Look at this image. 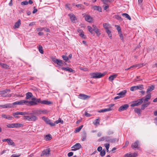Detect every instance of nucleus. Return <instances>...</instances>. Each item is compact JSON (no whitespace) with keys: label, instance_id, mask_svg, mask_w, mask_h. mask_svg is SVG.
<instances>
[{"label":"nucleus","instance_id":"6e6d98bb","mask_svg":"<svg viewBox=\"0 0 157 157\" xmlns=\"http://www.w3.org/2000/svg\"><path fill=\"white\" fill-rule=\"evenodd\" d=\"M32 112L35 114L36 115L40 114H39V113L40 112L39 111V110H35V111H33Z\"/></svg>","mask_w":157,"mask_h":157},{"label":"nucleus","instance_id":"0e129e2a","mask_svg":"<svg viewBox=\"0 0 157 157\" xmlns=\"http://www.w3.org/2000/svg\"><path fill=\"white\" fill-rule=\"evenodd\" d=\"M79 35L80 36H81L82 38H85V36L84 35V34H83V31L82 32V33H81L79 34Z\"/></svg>","mask_w":157,"mask_h":157},{"label":"nucleus","instance_id":"7c9ffc66","mask_svg":"<svg viewBox=\"0 0 157 157\" xmlns=\"http://www.w3.org/2000/svg\"><path fill=\"white\" fill-rule=\"evenodd\" d=\"M93 9L95 10H98L100 12H101V8L99 6H94L93 7Z\"/></svg>","mask_w":157,"mask_h":157},{"label":"nucleus","instance_id":"6ab92c4d","mask_svg":"<svg viewBox=\"0 0 157 157\" xmlns=\"http://www.w3.org/2000/svg\"><path fill=\"white\" fill-rule=\"evenodd\" d=\"M85 20L89 22H91L92 21V18L90 15H86L84 16Z\"/></svg>","mask_w":157,"mask_h":157},{"label":"nucleus","instance_id":"603ef678","mask_svg":"<svg viewBox=\"0 0 157 157\" xmlns=\"http://www.w3.org/2000/svg\"><path fill=\"white\" fill-rule=\"evenodd\" d=\"M28 4V2L25 1L22 2L21 3V4L22 5H26Z\"/></svg>","mask_w":157,"mask_h":157},{"label":"nucleus","instance_id":"ddd939ff","mask_svg":"<svg viewBox=\"0 0 157 157\" xmlns=\"http://www.w3.org/2000/svg\"><path fill=\"white\" fill-rule=\"evenodd\" d=\"M151 97V94H148L144 98H142L144 102L147 101L149 100L150 99Z\"/></svg>","mask_w":157,"mask_h":157},{"label":"nucleus","instance_id":"4be33fe9","mask_svg":"<svg viewBox=\"0 0 157 157\" xmlns=\"http://www.w3.org/2000/svg\"><path fill=\"white\" fill-rule=\"evenodd\" d=\"M112 110V108H108L103 109L100 110L98 111V112L99 113L104 112H107V111H111Z\"/></svg>","mask_w":157,"mask_h":157},{"label":"nucleus","instance_id":"1a4fd4ad","mask_svg":"<svg viewBox=\"0 0 157 157\" xmlns=\"http://www.w3.org/2000/svg\"><path fill=\"white\" fill-rule=\"evenodd\" d=\"M71 20L72 22L73 23H76V22L77 19L75 15L73 14H69Z\"/></svg>","mask_w":157,"mask_h":157},{"label":"nucleus","instance_id":"4c0bfd02","mask_svg":"<svg viewBox=\"0 0 157 157\" xmlns=\"http://www.w3.org/2000/svg\"><path fill=\"white\" fill-rule=\"evenodd\" d=\"M87 28L89 31L92 34H94V33L93 32V28L90 26H87Z\"/></svg>","mask_w":157,"mask_h":157},{"label":"nucleus","instance_id":"58836bf2","mask_svg":"<svg viewBox=\"0 0 157 157\" xmlns=\"http://www.w3.org/2000/svg\"><path fill=\"white\" fill-rule=\"evenodd\" d=\"M83 127V125H82L78 127L77 128H76L75 130V132H79L81 129Z\"/></svg>","mask_w":157,"mask_h":157},{"label":"nucleus","instance_id":"423d86ee","mask_svg":"<svg viewBox=\"0 0 157 157\" xmlns=\"http://www.w3.org/2000/svg\"><path fill=\"white\" fill-rule=\"evenodd\" d=\"M52 61L55 63L60 66H63V63L62 60L56 59L55 58L52 59Z\"/></svg>","mask_w":157,"mask_h":157},{"label":"nucleus","instance_id":"13d9d810","mask_svg":"<svg viewBox=\"0 0 157 157\" xmlns=\"http://www.w3.org/2000/svg\"><path fill=\"white\" fill-rule=\"evenodd\" d=\"M102 7L105 10H107L109 7V6L107 5V4H106V5H103Z\"/></svg>","mask_w":157,"mask_h":157},{"label":"nucleus","instance_id":"338daca9","mask_svg":"<svg viewBox=\"0 0 157 157\" xmlns=\"http://www.w3.org/2000/svg\"><path fill=\"white\" fill-rule=\"evenodd\" d=\"M44 28H38L36 29V30L37 31H42L44 29Z\"/></svg>","mask_w":157,"mask_h":157},{"label":"nucleus","instance_id":"f3484780","mask_svg":"<svg viewBox=\"0 0 157 157\" xmlns=\"http://www.w3.org/2000/svg\"><path fill=\"white\" fill-rule=\"evenodd\" d=\"M12 105L10 104H7L3 105H0V107L3 108H8L12 107Z\"/></svg>","mask_w":157,"mask_h":157},{"label":"nucleus","instance_id":"37998d69","mask_svg":"<svg viewBox=\"0 0 157 157\" xmlns=\"http://www.w3.org/2000/svg\"><path fill=\"white\" fill-rule=\"evenodd\" d=\"M105 154V150H103L100 152V155L101 156H104Z\"/></svg>","mask_w":157,"mask_h":157},{"label":"nucleus","instance_id":"5701e85b","mask_svg":"<svg viewBox=\"0 0 157 157\" xmlns=\"http://www.w3.org/2000/svg\"><path fill=\"white\" fill-rule=\"evenodd\" d=\"M135 89L136 90H141L144 89V86L143 85H140L138 86H135Z\"/></svg>","mask_w":157,"mask_h":157},{"label":"nucleus","instance_id":"20e7f679","mask_svg":"<svg viewBox=\"0 0 157 157\" xmlns=\"http://www.w3.org/2000/svg\"><path fill=\"white\" fill-rule=\"evenodd\" d=\"M22 124L19 123H13L10 124H7V126L9 128H13V127H21Z\"/></svg>","mask_w":157,"mask_h":157},{"label":"nucleus","instance_id":"5fc2aeb1","mask_svg":"<svg viewBox=\"0 0 157 157\" xmlns=\"http://www.w3.org/2000/svg\"><path fill=\"white\" fill-rule=\"evenodd\" d=\"M21 155L20 154H14L12 155L11 157H19Z\"/></svg>","mask_w":157,"mask_h":157},{"label":"nucleus","instance_id":"c9c22d12","mask_svg":"<svg viewBox=\"0 0 157 157\" xmlns=\"http://www.w3.org/2000/svg\"><path fill=\"white\" fill-rule=\"evenodd\" d=\"M122 16H125V18H127L129 20H130L131 19L130 17L128 14L127 13H123L122 14Z\"/></svg>","mask_w":157,"mask_h":157},{"label":"nucleus","instance_id":"a18cd8bd","mask_svg":"<svg viewBox=\"0 0 157 157\" xmlns=\"http://www.w3.org/2000/svg\"><path fill=\"white\" fill-rule=\"evenodd\" d=\"M93 124L94 125L97 126L99 124V122L98 121V119H96L93 122Z\"/></svg>","mask_w":157,"mask_h":157},{"label":"nucleus","instance_id":"b1692460","mask_svg":"<svg viewBox=\"0 0 157 157\" xmlns=\"http://www.w3.org/2000/svg\"><path fill=\"white\" fill-rule=\"evenodd\" d=\"M139 144L138 141H136L134 143L132 144V147L133 149L137 148Z\"/></svg>","mask_w":157,"mask_h":157},{"label":"nucleus","instance_id":"8fccbe9b","mask_svg":"<svg viewBox=\"0 0 157 157\" xmlns=\"http://www.w3.org/2000/svg\"><path fill=\"white\" fill-rule=\"evenodd\" d=\"M39 50L41 53L43 54V48L41 46H39Z\"/></svg>","mask_w":157,"mask_h":157},{"label":"nucleus","instance_id":"a211bd4d","mask_svg":"<svg viewBox=\"0 0 157 157\" xmlns=\"http://www.w3.org/2000/svg\"><path fill=\"white\" fill-rule=\"evenodd\" d=\"M1 116L3 118L9 120H12L13 118V117H12L10 116L9 115L2 114Z\"/></svg>","mask_w":157,"mask_h":157},{"label":"nucleus","instance_id":"c85d7f7f","mask_svg":"<svg viewBox=\"0 0 157 157\" xmlns=\"http://www.w3.org/2000/svg\"><path fill=\"white\" fill-rule=\"evenodd\" d=\"M0 65L2 68L5 69H8L9 67V66L8 65L2 63H0Z\"/></svg>","mask_w":157,"mask_h":157},{"label":"nucleus","instance_id":"cd10ccee","mask_svg":"<svg viewBox=\"0 0 157 157\" xmlns=\"http://www.w3.org/2000/svg\"><path fill=\"white\" fill-rule=\"evenodd\" d=\"M150 103L148 102L147 103L141 105V109L144 110L145 108L147 107L148 105H150Z\"/></svg>","mask_w":157,"mask_h":157},{"label":"nucleus","instance_id":"774afa93","mask_svg":"<svg viewBox=\"0 0 157 157\" xmlns=\"http://www.w3.org/2000/svg\"><path fill=\"white\" fill-rule=\"evenodd\" d=\"M33 8L34 9V10H33V13H36V12L37 11V9H36L35 7H34Z\"/></svg>","mask_w":157,"mask_h":157},{"label":"nucleus","instance_id":"2eb2a0df","mask_svg":"<svg viewBox=\"0 0 157 157\" xmlns=\"http://www.w3.org/2000/svg\"><path fill=\"white\" fill-rule=\"evenodd\" d=\"M15 114H19L22 115H32V113H29L27 112H17L15 113Z\"/></svg>","mask_w":157,"mask_h":157},{"label":"nucleus","instance_id":"3c124183","mask_svg":"<svg viewBox=\"0 0 157 157\" xmlns=\"http://www.w3.org/2000/svg\"><path fill=\"white\" fill-rule=\"evenodd\" d=\"M62 57L65 62L67 61L68 60V58L66 56L63 55L62 56Z\"/></svg>","mask_w":157,"mask_h":157},{"label":"nucleus","instance_id":"e2e57ef3","mask_svg":"<svg viewBox=\"0 0 157 157\" xmlns=\"http://www.w3.org/2000/svg\"><path fill=\"white\" fill-rule=\"evenodd\" d=\"M117 139H110V141L109 142H111V143H114L116 141H117Z\"/></svg>","mask_w":157,"mask_h":157},{"label":"nucleus","instance_id":"a19ab883","mask_svg":"<svg viewBox=\"0 0 157 157\" xmlns=\"http://www.w3.org/2000/svg\"><path fill=\"white\" fill-rule=\"evenodd\" d=\"M42 119H44L45 121L46 122V123L48 124H49L50 122L51 121L50 120L44 117H42Z\"/></svg>","mask_w":157,"mask_h":157},{"label":"nucleus","instance_id":"7ed1b4c3","mask_svg":"<svg viewBox=\"0 0 157 157\" xmlns=\"http://www.w3.org/2000/svg\"><path fill=\"white\" fill-rule=\"evenodd\" d=\"M50 151L51 150L50 148H47L46 149H44L42 152V153L40 155L41 156H49Z\"/></svg>","mask_w":157,"mask_h":157},{"label":"nucleus","instance_id":"0eeeda50","mask_svg":"<svg viewBox=\"0 0 157 157\" xmlns=\"http://www.w3.org/2000/svg\"><path fill=\"white\" fill-rule=\"evenodd\" d=\"M81 147V145L79 143H76L72 147V151H75L79 149Z\"/></svg>","mask_w":157,"mask_h":157},{"label":"nucleus","instance_id":"aec40b11","mask_svg":"<svg viewBox=\"0 0 157 157\" xmlns=\"http://www.w3.org/2000/svg\"><path fill=\"white\" fill-rule=\"evenodd\" d=\"M155 88V86L153 85H151L148 87L146 91L147 94H148L149 93L152 91Z\"/></svg>","mask_w":157,"mask_h":157},{"label":"nucleus","instance_id":"680f3d73","mask_svg":"<svg viewBox=\"0 0 157 157\" xmlns=\"http://www.w3.org/2000/svg\"><path fill=\"white\" fill-rule=\"evenodd\" d=\"M116 19H117L121 21L122 20V19L121 18V17H120V16H119V15L116 16Z\"/></svg>","mask_w":157,"mask_h":157},{"label":"nucleus","instance_id":"49530a36","mask_svg":"<svg viewBox=\"0 0 157 157\" xmlns=\"http://www.w3.org/2000/svg\"><path fill=\"white\" fill-rule=\"evenodd\" d=\"M39 111H40V112L39 113V114H41V113H44V114H46L48 113V111L47 110H39Z\"/></svg>","mask_w":157,"mask_h":157},{"label":"nucleus","instance_id":"e433bc0d","mask_svg":"<svg viewBox=\"0 0 157 157\" xmlns=\"http://www.w3.org/2000/svg\"><path fill=\"white\" fill-rule=\"evenodd\" d=\"M110 25L108 23H105L103 25V26L104 28L107 30V29H109V27Z\"/></svg>","mask_w":157,"mask_h":157},{"label":"nucleus","instance_id":"4468645a","mask_svg":"<svg viewBox=\"0 0 157 157\" xmlns=\"http://www.w3.org/2000/svg\"><path fill=\"white\" fill-rule=\"evenodd\" d=\"M92 27L93 28V31H95L98 36H99L101 33L99 32V29L95 25H93Z\"/></svg>","mask_w":157,"mask_h":157},{"label":"nucleus","instance_id":"f8f14e48","mask_svg":"<svg viewBox=\"0 0 157 157\" xmlns=\"http://www.w3.org/2000/svg\"><path fill=\"white\" fill-rule=\"evenodd\" d=\"M26 101L27 102H25V105H37V103L36 101H28L26 100Z\"/></svg>","mask_w":157,"mask_h":157},{"label":"nucleus","instance_id":"bb28decb","mask_svg":"<svg viewBox=\"0 0 157 157\" xmlns=\"http://www.w3.org/2000/svg\"><path fill=\"white\" fill-rule=\"evenodd\" d=\"M41 104L47 105H49L50 104H52V102L47 100H43L42 101H41Z\"/></svg>","mask_w":157,"mask_h":157},{"label":"nucleus","instance_id":"4d7b16f0","mask_svg":"<svg viewBox=\"0 0 157 157\" xmlns=\"http://www.w3.org/2000/svg\"><path fill=\"white\" fill-rule=\"evenodd\" d=\"M1 94H0V95H1V96L3 97H5V95H4V94L6 93V90H4L3 91H1Z\"/></svg>","mask_w":157,"mask_h":157},{"label":"nucleus","instance_id":"9d476101","mask_svg":"<svg viewBox=\"0 0 157 157\" xmlns=\"http://www.w3.org/2000/svg\"><path fill=\"white\" fill-rule=\"evenodd\" d=\"M129 105L128 104H125L121 106L118 109L119 111H121L126 110L128 108Z\"/></svg>","mask_w":157,"mask_h":157},{"label":"nucleus","instance_id":"052dcab7","mask_svg":"<svg viewBox=\"0 0 157 157\" xmlns=\"http://www.w3.org/2000/svg\"><path fill=\"white\" fill-rule=\"evenodd\" d=\"M105 140V137L103 136L99 139L98 140V141L99 142H100L104 141Z\"/></svg>","mask_w":157,"mask_h":157},{"label":"nucleus","instance_id":"473e14b6","mask_svg":"<svg viewBox=\"0 0 157 157\" xmlns=\"http://www.w3.org/2000/svg\"><path fill=\"white\" fill-rule=\"evenodd\" d=\"M7 143L9 145H11L13 146H15L14 143L10 139H9V140H8Z\"/></svg>","mask_w":157,"mask_h":157},{"label":"nucleus","instance_id":"79ce46f5","mask_svg":"<svg viewBox=\"0 0 157 157\" xmlns=\"http://www.w3.org/2000/svg\"><path fill=\"white\" fill-rule=\"evenodd\" d=\"M59 123H60L61 124H63V120H62L60 118H59L58 120L56 121L55 122V123L58 124Z\"/></svg>","mask_w":157,"mask_h":157},{"label":"nucleus","instance_id":"69168bd1","mask_svg":"<svg viewBox=\"0 0 157 157\" xmlns=\"http://www.w3.org/2000/svg\"><path fill=\"white\" fill-rule=\"evenodd\" d=\"M104 4H106L107 2H109V0H101Z\"/></svg>","mask_w":157,"mask_h":157},{"label":"nucleus","instance_id":"ea45409f","mask_svg":"<svg viewBox=\"0 0 157 157\" xmlns=\"http://www.w3.org/2000/svg\"><path fill=\"white\" fill-rule=\"evenodd\" d=\"M106 32L108 34L109 37L112 38V35L111 33V31L109 30V29H107V30H106Z\"/></svg>","mask_w":157,"mask_h":157},{"label":"nucleus","instance_id":"393cba45","mask_svg":"<svg viewBox=\"0 0 157 157\" xmlns=\"http://www.w3.org/2000/svg\"><path fill=\"white\" fill-rule=\"evenodd\" d=\"M117 76V75L115 74L110 75L109 78V80L110 81H113L115 78Z\"/></svg>","mask_w":157,"mask_h":157},{"label":"nucleus","instance_id":"412c9836","mask_svg":"<svg viewBox=\"0 0 157 157\" xmlns=\"http://www.w3.org/2000/svg\"><path fill=\"white\" fill-rule=\"evenodd\" d=\"M21 25V20L19 19L15 24L13 28L14 29L18 28Z\"/></svg>","mask_w":157,"mask_h":157},{"label":"nucleus","instance_id":"a878e982","mask_svg":"<svg viewBox=\"0 0 157 157\" xmlns=\"http://www.w3.org/2000/svg\"><path fill=\"white\" fill-rule=\"evenodd\" d=\"M26 99H28L32 98L33 97V95L31 93L28 92L26 94Z\"/></svg>","mask_w":157,"mask_h":157},{"label":"nucleus","instance_id":"72a5a7b5","mask_svg":"<svg viewBox=\"0 0 157 157\" xmlns=\"http://www.w3.org/2000/svg\"><path fill=\"white\" fill-rule=\"evenodd\" d=\"M52 139V137L50 134L46 135L44 137L45 140L47 141L50 140Z\"/></svg>","mask_w":157,"mask_h":157},{"label":"nucleus","instance_id":"9b49d317","mask_svg":"<svg viewBox=\"0 0 157 157\" xmlns=\"http://www.w3.org/2000/svg\"><path fill=\"white\" fill-rule=\"evenodd\" d=\"M138 156L137 153L135 152L132 153H128L125 155V157H136Z\"/></svg>","mask_w":157,"mask_h":157},{"label":"nucleus","instance_id":"c756f323","mask_svg":"<svg viewBox=\"0 0 157 157\" xmlns=\"http://www.w3.org/2000/svg\"><path fill=\"white\" fill-rule=\"evenodd\" d=\"M62 69L64 70L68 71L70 72H72L74 71V70H73L71 68H69V67H62Z\"/></svg>","mask_w":157,"mask_h":157},{"label":"nucleus","instance_id":"dca6fc26","mask_svg":"<svg viewBox=\"0 0 157 157\" xmlns=\"http://www.w3.org/2000/svg\"><path fill=\"white\" fill-rule=\"evenodd\" d=\"M126 93L127 91L126 90H124L119 93L117 94V95L121 96V97L122 98L125 96Z\"/></svg>","mask_w":157,"mask_h":157},{"label":"nucleus","instance_id":"f704fd0d","mask_svg":"<svg viewBox=\"0 0 157 157\" xmlns=\"http://www.w3.org/2000/svg\"><path fill=\"white\" fill-rule=\"evenodd\" d=\"M38 119V118L35 116H30V121H35Z\"/></svg>","mask_w":157,"mask_h":157},{"label":"nucleus","instance_id":"6e6552de","mask_svg":"<svg viewBox=\"0 0 157 157\" xmlns=\"http://www.w3.org/2000/svg\"><path fill=\"white\" fill-rule=\"evenodd\" d=\"M78 97L79 98L84 100L88 99L90 97V96L83 94H79Z\"/></svg>","mask_w":157,"mask_h":157},{"label":"nucleus","instance_id":"39448f33","mask_svg":"<svg viewBox=\"0 0 157 157\" xmlns=\"http://www.w3.org/2000/svg\"><path fill=\"white\" fill-rule=\"evenodd\" d=\"M27 102L25 100H21L14 102L12 105H23L25 104V102Z\"/></svg>","mask_w":157,"mask_h":157},{"label":"nucleus","instance_id":"2f4dec72","mask_svg":"<svg viewBox=\"0 0 157 157\" xmlns=\"http://www.w3.org/2000/svg\"><path fill=\"white\" fill-rule=\"evenodd\" d=\"M143 66V64H136L133 65L132 66H131L130 67V68H132L133 67H138V68H140Z\"/></svg>","mask_w":157,"mask_h":157},{"label":"nucleus","instance_id":"09e8293b","mask_svg":"<svg viewBox=\"0 0 157 157\" xmlns=\"http://www.w3.org/2000/svg\"><path fill=\"white\" fill-rule=\"evenodd\" d=\"M24 120H27L29 121H30V116H24Z\"/></svg>","mask_w":157,"mask_h":157},{"label":"nucleus","instance_id":"f257e3e1","mask_svg":"<svg viewBox=\"0 0 157 157\" xmlns=\"http://www.w3.org/2000/svg\"><path fill=\"white\" fill-rule=\"evenodd\" d=\"M105 74L100 72L91 73L90 74V78H101L105 75Z\"/></svg>","mask_w":157,"mask_h":157},{"label":"nucleus","instance_id":"f03ea898","mask_svg":"<svg viewBox=\"0 0 157 157\" xmlns=\"http://www.w3.org/2000/svg\"><path fill=\"white\" fill-rule=\"evenodd\" d=\"M143 98L139 99L136 101H132L131 106L132 107H134L135 106L140 105L143 103Z\"/></svg>","mask_w":157,"mask_h":157},{"label":"nucleus","instance_id":"bf43d9fd","mask_svg":"<svg viewBox=\"0 0 157 157\" xmlns=\"http://www.w3.org/2000/svg\"><path fill=\"white\" fill-rule=\"evenodd\" d=\"M105 146L107 150V151L108 152V149L109 148V144H105Z\"/></svg>","mask_w":157,"mask_h":157},{"label":"nucleus","instance_id":"de8ad7c7","mask_svg":"<svg viewBox=\"0 0 157 157\" xmlns=\"http://www.w3.org/2000/svg\"><path fill=\"white\" fill-rule=\"evenodd\" d=\"M116 26L117 27L116 28L118 31V33H121V29L120 26L117 25H116Z\"/></svg>","mask_w":157,"mask_h":157},{"label":"nucleus","instance_id":"864d4df0","mask_svg":"<svg viewBox=\"0 0 157 157\" xmlns=\"http://www.w3.org/2000/svg\"><path fill=\"white\" fill-rule=\"evenodd\" d=\"M104 137H105V141L106 142H109L110 139H109V137H108V136H105Z\"/></svg>","mask_w":157,"mask_h":157},{"label":"nucleus","instance_id":"c03bdc74","mask_svg":"<svg viewBox=\"0 0 157 157\" xmlns=\"http://www.w3.org/2000/svg\"><path fill=\"white\" fill-rule=\"evenodd\" d=\"M135 112L137 113L140 114L141 113V109L139 108H135L134 109Z\"/></svg>","mask_w":157,"mask_h":157}]
</instances>
